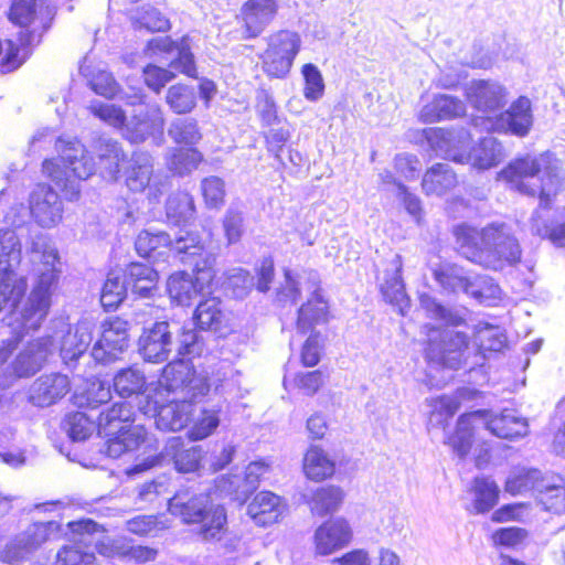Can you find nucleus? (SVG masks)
<instances>
[{"instance_id": "1", "label": "nucleus", "mask_w": 565, "mask_h": 565, "mask_svg": "<svg viewBox=\"0 0 565 565\" xmlns=\"http://www.w3.org/2000/svg\"><path fill=\"white\" fill-rule=\"evenodd\" d=\"M63 211V202L57 192L42 185L31 193L29 211L23 205H19L11 207L6 215L7 222L12 227L19 231L26 230L29 234L34 282L22 309L15 313L14 322L11 323V337L3 340L4 347L0 349L2 360L7 359L25 334L41 327L51 308L52 296L61 274V269L56 267L60 264L57 250L49 245L42 232L34 230L28 217L31 215L42 228H52L62 221Z\"/></svg>"}, {"instance_id": "2", "label": "nucleus", "mask_w": 565, "mask_h": 565, "mask_svg": "<svg viewBox=\"0 0 565 565\" xmlns=\"http://www.w3.org/2000/svg\"><path fill=\"white\" fill-rule=\"evenodd\" d=\"M132 416V407L128 403H115L98 415L82 411L68 413L62 420V429L72 441L86 440L97 430L99 437L106 438L103 451L108 457L118 458L141 445V427L128 428L125 425Z\"/></svg>"}, {"instance_id": "3", "label": "nucleus", "mask_w": 565, "mask_h": 565, "mask_svg": "<svg viewBox=\"0 0 565 565\" xmlns=\"http://www.w3.org/2000/svg\"><path fill=\"white\" fill-rule=\"evenodd\" d=\"M454 233L460 253L484 268L502 270L521 259L519 241L505 223H491L480 231L461 224Z\"/></svg>"}, {"instance_id": "4", "label": "nucleus", "mask_w": 565, "mask_h": 565, "mask_svg": "<svg viewBox=\"0 0 565 565\" xmlns=\"http://www.w3.org/2000/svg\"><path fill=\"white\" fill-rule=\"evenodd\" d=\"M518 192L540 198V206L547 207L562 188L564 177L557 160L550 152L518 158L499 173Z\"/></svg>"}, {"instance_id": "5", "label": "nucleus", "mask_w": 565, "mask_h": 565, "mask_svg": "<svg viewBox=\"0 0 565 565\" xmlns=\"http://www.w3.org/2000/svg\"><path fill=\"white\" fill-rule=\"evenodd\" d=\"M55 149L58 152V159H45L42 164L43 172L70 201L76 200L81 192L79 181L95 174V163L76 138H57Z\"/></svg>"}, {"instance_id": "6", "label": "nucleus", "mask_w": 565, "mask_h": 565, "mask_svg": "<svg viewBox=\"0 0 565 565\" xmlns=\"http://www.w3.org/2000/svg\"><path fill=\"white\" fill-rule=\"evenodd\" d=\"M472 418L484 420L486 428L499 438L513 440L529 434L527 419L513 409H504L501 414L494 416L487 409L463 414L458 418L456 431L447 438V444L459 458H465L471 448Z\"/></svg>"}, {"instance_id": "7", "label": "nucleus", "mask_w": 565, "mask_h": 565, "mask_svg": "<svg viewBox=\"0 0 565 565\" xmlns=\"http://www.w3.org/2000/svg\"><path fill=\"white\" fill-rule=\"evenodd\" d=\"M427 335L426 359L447 369L458 370L468 358V338L463 332L424 326Z\"/></svg>"}, {"instance_id": "8", "label": "nucleus", "mask_w": 565, "mask_h": 565, "mask_svg": "<svg viewBox=\"0 0 565 565\" xmlns=\"http://www.w3.org/2000/svg\"><path fill=\"white\" fill-rule=\"evenodd\" d=\"M472 124L480 130L509 132L523 138L529 135L533 126L531 100L525 96H520L504 113L477 117Z\"/></svg>"}, {"instance_id": "9", "label": "nucleus", "mask_w": 565, "mask_h": 565, "mask_svg": "<svg viewBox=\"0 0 565 565\" xmlns=\"http://www.w3.org/2000/svg\"><path fill=\"white\" fill-rule=\"evenodd\" d=\"M168 392H180L181 397L200 401L210 391L206 376L198 374L189 361L183 359L169 363L159 380Z\"/></svg>"}, {"instance_id": "10", "label": "nucleus", "mask_w": 565, "mask_h": 565, "mask_svg": "<svg viewBox=\"0 0 565 565\" xmlns=\"http://www.w3.org/2000/svg\"><path fill=\"white\" fill-rule=\"evenodd\" d=\"M60 531V524L55 521L38 522L31 524L14 541L7 544L2 552L3 561L18 564L29 557Z\"/></svg>"}, {"instance_id": "11", "label": "nucleus", "mask_w": 565, "mask_h": 565, "mask_svg": "<svg viewBox=\"0 0 565 565\" xmlns=\"http://www.w3.org/2000/svg\"><path fill=\"white\" fill-rule=\"evenodd\" d=\"M167 249L174 250L181 256V262L185 263L194 258L203 246L193 233L181 235L172 243L169 235L164 233L151 235L143 231V259L154 262L157 257L166 256Z\"/></svg>"}, {"instance_id": "12", "label": "nucleus", "mask_w": 565, "mask_h": 565, "mask_svg": "<svg viewBox=\"0 0 565 565\" xmlns=\"http://www.w3.org/2000/svg\"><path fill=\"white\" fill-rule=\"evenodd\" d=\"M100 337L94 343L90 355L103 364L118 359L128 348V322L118 317L105 320L100 326Z\"/></svg>"}, {"instance_id": "13", "label": "nucleus", "mask_w": 565, "mask_h": 565, "mask_svg": "<svg viewBox=\"0 0 565 565\" xmlns=\"http://www.w3.org/2000/svg\"><path fill=\"white\" fill-rule=\"evenodd\" d=\"M141 279V265L131 263L129 275L119 270H111L103 285L100 292V303L106 311L116 310L127 298L128 288L135 295H141L139 280Z\"/></svg>"}, {"instance_id": "14", "label": "nucleus", "mask_w": 565, "mask_h": 565, "mask_svg": "<svg viewBox=\"0 0 565 565\" xmlns=\"http://www.w3.org/2000/svg\"><path fill=\"white\" fill-rule=\"evenodd\" d=\"M465 92L470 105L488 116L497 115L507 104L505 88L494 81H471Z\"/></svg>"}, {"instance_id": "15", "label": "nucleus", "mask_w": 565, "mask_h": 565, "mask_svg": "<svg viewBox=\"0 0 565 565\" xmlns=\"http://www.w3.org/2000/svg\"><path fill=\"white\" fill-rule=\"evenodd\" d=\"M424 135L437 156L460 163L465 162L469 142V134L466 130L428 128L424 130Z\"/></svg>"}, {"instance_id": "16", "label": "nucleus", "mask_w": 565, "mask_h": 565, "mask_svg": "<svg viewBox=\"0 0 565 565\" xmlns=\"http://www.w3.org/2000/svg\"><path fill=\"white\" fill-rule=\"evenodd\" d=\"M270 471V463L264 459L250 462L245 470L244 480L237 476L222 477L216 488L234 500L245 501L247 495L253 492L259 482L266 478Z\"/></svg>"}, {"instance_id": "17", "label": "nucleus", "mask_w": 565, "mask_h": 565, "mask_svg": "<svg viewBox=\"0 0 565 565\" xmlns=\"http://www.w3.org/2000/svg\"><path fill=\"white\" fill-rule=\"evenodd\" d=\"M53 347L54 338L52 335H44L28 342L11 364L13 374L18 377L33 376L43 367Z\"/></svg>"}, {"instance_id": "18", "label": "nucleus", "mask_w": 565, "mask_h": 565, "mask_svg": "<svg viewBox=\"0 0 565 565\" xmlns=\"http://www.w3.org/2000/svg\"><path fill=\"white\" fill-rule=\"evenodd\" d=\"M71 390V381L62 373L43 374L29 388V401L38 407H49L62 399Z\"/></svg>"}, {"instance_id": "19", "label": "nucleus", "mask_w": 565, "mask_h": 565, "mask_svg": "<svg viewBox=\"0 0 565 565\" xmlns=\"http://www.w3.org/2000/svg\"><path fill=\"white\" fill-rule=\"evenodd\" d=\"M66 327L67 331L61 339L60 355L68 367H74L92 343L96 324L92 319L85 318L76 323L74 331Z\"/></svg>"}, {"instance_id": "20", "label": "nucleus", "mask_w": 565, "mask_h": 565, "mask_svg": "<svg viewBox=\"0 0 565 565\" xmlns=\"http://www.w3.org/2000/svg\"><path fill=\"white\" fill-rule=\"evenodd\" d=\"M278 8L277 0H247L241 8L245 38H257L275 19Z\"/></svg>"}, {"instance_id": "21", "label": "nucleus", "mask_w": 565, "mask_h": 565, "mask_svg": "<svg viewBox=\"0 0 565 565\" xmlns=\"http://www.w3.org/2000/svg\"><path fill=\"white\" fill-rule=\"evenodd\" d=\"M213 504L207 492L195 493L180 490L168 502V509L184 523L194 524Z\"/></svg>"}, {"instance_id": "22", "label": "nucleus", "mask_w": 565, "mask_h": 565, "mask_svg": "<svg viewBox=\"0 0 565 565\" xmlns=\"http://www.w3.org/2000/svg\"><path fill=\"white\" fill-rule=\"evenodd\" d=\"M198 329L223 333L230 330V312L217 297L202 299L193 313Z\"/></svg>"}, {"instance_id": "23", "label": "nucleus", "mask_w": 565, "mask_h": 565, "mask_svg": "<svg viewBox=\"0 0 565 565\" xmlns=\"http://www.w3.org/2000/svg\"><path fill=\"white\" fill-rule=\"evenodd\" d=\"M351 537V529L344 520L326 522L315 533L316 551L319 555H330L348 545Z\"/></svg>"}, {"instance_id": "24", "label": "nucleus", "mask_w": 565, "mask_h": 565, "mask_svg": "<svg viewBox=\"0 0 565 565\" xmlns=\"http://www.w3.org/2000/svg\"><path fill=\"white\" fill-rule=\"evenodd\" d=\"M192 399L181 397L154 408V423L160 430L179 431L190 422L193 413Z\"/></svg>"}, {"instance_id": "25", "label": "nucleus", "mask_w": 565, "mask_h": 565, "mask_svg": "<svg viewBox=\"0 0 565 565\" xmlns=\"http://www.w3.org/2000/svg\"><path fill=\"white\" fill-rule=\"evenodd\" d=\"M466 105L462 100L450 95H436L425 104L419 113L423 122L431 124L440 120H449L465 115Z\"/></svg>"}, {"instance_id": "26", "label": "nucleus", "mask_w": 565, "mask_h": 565, "mask_svg": "<svg viewBox=\"0 0 565 565\" xmlns=\"http://www.w3.org/2000/svg\"><path fill=\"white\" fill-rule=\"evenodd\" d=\"M147 51L152 53H175L177 56L171 61L170 67L181 72L190 77H195L196 68L193 54L188 47L175 45L169 36H157L148 41Z\"/></svg>"}, {"instance_id": "27", "label": "nucleus", "mask_w": 565, "mask_h": 565, "mask_svg": "<svg viewBox=\"0 0 565 565\" xmlns=\"http://www.w3.org/2000/svg\"><path fill=\"white\" fill-rule=\"evenodd\" d=\"M171 347V332L166 321L156 322L143 332V361L163 362L168 359Z\"/></svg>"}, {"instance_id": "28", "label": "nucleus", "mask_w": 565, "mask_h": 565, "mask_svg": "<svg viewBox=\"0 0 565 565\" xmlns=\"http://www.w3.org/2000/svg\"><path fill=\"white\" fill-rule=\"evenodd\" d=\"M284 510L281 498L270 491L259 492L247 507L248 515L263 526L276 523Z\"/></svg>"}, {"instance_id": "29", "label": "nucleus", "mask_w": 565, "mask_h": 565, "mask_svg": "<svg viewBox=\"0 0 565 565\" xmlns=\"http://www.w3.org/2000/svg\"><path fill=\"white\" fill-rule=\"evenodd\" d=\"M402 257L399 255H395L391 260L392 273L386 270L385 280L381 286V291L385 300L397 306L401 315L404 316V310L408 306V298L402 279Z\"/></svg>"}, {"instance_id": "30", "label": "nucleus", "mask_w": 565, "mask_h": 565, "mask_svg": "<svg viewBox=\"0 0 565 565\" xmlns=\"http://www.w3.org/2000/svg\"><path fill=\"white\" fill-rule=\"evenodd\" d=\"M504 158L502 145L492 136H487L471 149L466 151L465 162L473 168L487 170L499 164Z\"/></svg>"}, {"instance_id": "31", "label": "nucleus", "mask_w": 565, "mask_h": 565, "mask_svg": "<svg viewBox=\"0 0 565 565\" xmlns=\"http://www.w3.org/2000/svg\"><path fill=\"white\" fill-rule=\"evenodd\" d=\"M194 524H198L196 534L203 541H221L227 532L226 510L221 504H212Z\"/></svg>"}, {"instance_id": "32", "label": "nucleus", "mask_w": 565, "mask_h": 565, "mask_svg": "<svg viewBox=\"0 0 565 565\" xmlns=\"http://www.w3.org/2000/svg\"><path fill=\"white\" fill-rule=\"evenodd\" d=\"M457 183V175L450 164L436 163L425 172L422 188L427 195L440 196L454 189Z\"/></svg>"}, {"instance_id": "33", "label": "nucleus", "mask_w": 565, "mask_h": 565, "mask_svg": "<svg viewBox=\"0 0 565 565\" xmlns=\"http://www.w3.org/2000/svg\"><path fill=\"white\" fill-rule=\"evenodd\" d=\"M114 387L122 398H135V405L128 401L124 402L128 403L132 407L134 416L128 424H125L128 428H132L131 423L135 422L136 411L141 412V399L139 398V395L141 394L140 371L136 367L121 370L114 377Z\"/></svg>"}, {"instance_id": "34", "label": "nucleus", "mask_w": 565, "mask_h": 565, "mask_svg": "<svg viewBox=\"0 0 565 565\" xmlns=\"http://www.w3.org/2000/svg\"><path fill=\"white\" fill-rule=\"evenodd\" d=\"M204 287L198 282V278L180 271L171 275L167 281V290L172 301L180 306H189L196 298Z\"/></svg>"}, {"instance_id": "35", "label": "nucleus", "mask_w": 565, "mask_h": 565, "mask_svg": "<svg viewBox=\"0 0 565 565\" xmlns=\"http://www.w3.org/2000/svg\"><path fill=\"white\" fill-rule=\"evenodd\" d=\"M328 316V306L323 297L315 289L311 297L303 303L298 311L297 329L301 333H307L316 324L324 323Z\"/></svg>"}, {"instance_id": "36", "label": "nucleus", "mask_w": 565, "mask_h": 565, "mask_svg": "<svg viewBox=\"0 0 565 565\" xmlns=\"http://www.w3.org/2000/svg\"><path fill=\"white\" fill-rule=\"evenodd\" d=\"M22 232L15 227L0 230V271L17 274L14 269L21 262Z\"/></svg>"}, {"instance_id": "37", "label": "nucleus", "mask_w": 565, "mask_h": 565, "mask_svg": "<svg viewBox=\"0 0 565 565\" xmlns=\"http://www.w3.org/2000/svg\"><path fill=\"white\" fill-rule=\"evenodd\" d=\"M100 175L105 180H117L121 150L117 141L100 137L96 145Z\"/></svg>"}, {"instance_id": "38", "label": "nucleus", "mask_w": 565, "mask_h": 565, "mask_svg": "<svg viewBox=\"0 0 565 565\" xmlns=\"http://www.w3.org/2000/svg\"><path fill=\"white\" fill-rule=\"evenodd\" d=\"M26 287V279L23 276L0 271V311L4 308L17 309Z\"/></svg>"}, {"instance_id": "39", "label": "nucleus", "mask_w": 565, "mask_h": 565, "mask_svg": "<svg viewBox=\"0 0 565 565\" xmlns=\"http://www.w3.org/2000/svg\"><path fill=\"white\" fill-rule=\"evenodd\" d=\"M473 338L481 353L499 352L507 344V335L499 327L480 321L473 327Z\"/></svg>"}, {"instance_id": "40", "label": "nucleus", "mask_w": 565, "mask_h": 565, "mask_svg": "<svg viewBox=\"0 0 565 565\" xmlns=\"http://www.w3.org/2000/svg\"><path fill=\"white\" fill-rule=\"evenodd\" d=\"M544 479L537 469L516 468L505 481V490L512 494H523L527 491H535L542 488Z\"/></svg>"}, {"instance_id": "41", "label": "nucleus", "mask_w": 565, "mask_h": 565, "mask_svg": "<svg viewBox=\"0 0 565 565\" xmlns=\"http://www.w3.org/2000/svg\"><path fill=\"white\" fill-rule=\"evenodd\" d=\"M303 471L309 479L319 481L333 475L334 463L321 448L312 446L305 455Z\"/></svg>"}, {"instance_id": "42", "label": "nucleus", "mask_w": 565, "mask_h": 565, "mask_svg": "<svg viewBox=\"0 0 565 565\" xmlns=\"http://www.w3.org/2000/svg\"><path fill=\"white\" fill-rule=\"evenodd\" d=\"M167 217L174 224H185L193 218L195 206L193 198L185 191L172 193L167 201Z\"/></svg>"}, {"instance_id": "43", "label": "nucleus", "mask_w": 565, "mask_h": 565, "mask_svg": "<svg viewBox=\"0 0 565 565\" xmlns=\"http://www.w3.org/2000/svg\"><path fill=\"white\" fill-rule=\"evenodd\" d=\"M180 445V438L169 440L166 447L167 456L170 455V452L172 454L173 463L178 471L184 473L195 471L203 457L202 448L200 446H194L177 452L175 450Z\"/></svg>"}, {"instance_id": "44", "label": "nucleus", "mask_w": 565, "mask_h": 565, "mask_svg": "<svg viewBox=\"0 0 565 565\" xmlns=\"http://www.w3.org/2000/svg\"><path fill=\"white\" fill-rule=\"evenodd\" d=\"M420 308L426 315L446 326H460L465 322V315L460 310H452L441 306L429 295L423 294L419 297Z\"/></svg>"}, {"instance_id": "45", "label": "nucleus", "mask_w": 565, "mask_h": 565, "mask_svg": "<svg viewBox=\"0 0 565 565\" xmlns=\"http://www.w3.org/2000/svg\"><path fill=\"white\" fill-rule=\"evenodd\" d=\"M472 492L476 513L490 511L499 499V488L495 482L489 478H476Z\"/></svg>"}, {"instance_id": "46", "label": "nucleus", "mask_w": 565, "mask_h": 565, "mask_svg": "<svg viewBox=\"0 0 565 565\" xmlns=\"http://www.w3.org/2000/svg\"><path fill=\"white\" fill-rule=\"evenodd\" d=\"M501 288L489 276H476L470 280L467 295L484 306H494L501 299Z\"/></svg>"}, {"instance_id": "47", "label": "nucleus", "mask_w": 565, "mask_h": 565, "mask_svg": "<svg viewBox=\"0 0 565 565\" xmlns=\"http://www.w3.org/2000/svg\"><path fill=\"white\" fill-rule=\"evenodd\" d=\"M43 0H11L8 19L22 29L30 26L41 12Z\"/></svg>"}, {"instance_id": "48", "label": "nucleus", "mask_w": 565, "mask_h": 565, "mask_svg": "<svg viewBox=\"0 0 565 565\" xmlns=\"http://www.w3.org/2000/svg\"><path fill=\"white\" fill-rule=\"evenodd\" d=\"M536 499L544 510L555 514L565 513V481L550 483L544 480Z\"/></svg>"}, {"instance_id": "49", "label": "nucleus", "mask_w": 565, "mask_h": 565, "mask_svg": "<svg viewBox=\"0 0 565 565\" xmlns=\"http://www.w3.org/2000/svg\"><path fill=\"white\" fill-rule=\"evenodd\" d=\"M279 44H289L287 41L282 42L275 41L271 47L267 45L266 51L262 55L263 58V68L265 73H267L269 76L281 78L286 76L294 63L295 58H291L287 55H282L279 52L276 51V46Z\"/></svg>"}, {"instance_id": "50", "label": "nucleus", "mask_w": 565, "mask_h": 565, "mask_svg": "<svg viewBox=\"0 0 565 565\" xmlns=\"http://www.w3.org/2000/svg\"><path fill=\"white\" fill-rule=\"evenodd\" d=\"M168 135L174 142L188 146L198 143L202 138L196 120L189 117L173 120Z\"/></svg>"}, {"instance_id": "51", "label": "nucleus", "mask_w": 565, "mask_h": 565, "mask_svg": "<svg viewBox=\"0 0 565 565\" xmlns=\"http://www.w3.org/2000/svg\"><path fill=\"white\" fill-rule=\"evenodd\" d=\"M343 500V493L338 487L318 488L311 499V510L318 515H324L335 510Z\"/></svg>"}, {"instance_id": "52", "label": "nucleus", "mask_w": 565, "mask_h": 565, "mask_svg": "<svg viewBox=\"0 0 565 565\" xmlns=\"http://www.w3.org/2000/svg\"><path fill=\"white\" fill-rule=\"evenodd\" d=\"M203 160L202 153L194 149H175L168 160V167L179 175L191 173Z\"/></svg>"}, {"instance_id": "53", "label": "nucleus", "mask_w": 565, "mask_h": 565, "mask_svg": "<svg viewBox=\"0 0 565 565\" xmlns=\"http://www.w3.org/2000/svg\"><path fill=\"white\" fill-rule=\"evenodd\" d=\"M220 409L202 408L198 418L188 431L191 440H202L211 436L220 425Z\"/></svg>"}, {"instance_id": "54", "label": "nucleus", "mask_w": 565, "mask_h": 565, "mask_svg": "<svg viewBox=\"0 0 565 565\" xmlns=\"http://www.w3.org/2000/svg\"><path fill=\"white\" fill-rule=\"evenodd\" d=\"M435 278L445 289L465 294L468 292L471 280L462 274L460 268L451 265L441 266L435 270Z\"/></svg>"}, {"instance_id": "55", "label": "nucleus", "mask_w": 565, "mask_h": 565, "mask_svg": "<svg viewBox=\"0 0 565 565\" xmlns=\"http://www.w3.org/2000/svg\"><path fill=\"white\" fill-rule=\"evenodd\" d=\"M166 99L170 108L177 114L190 113L196 104L194 89L185 85L171 86Z\"/></svg>"}, {"instance_id": "56", "label": "nucleus", "mask_w": 565, "mask_h": 565, "mask_svg": "<svg viewBox=\"0 0 565 565\" xmlns=\"http://www.w3.org/2000/svg\"><path fill=\"white\" fill-rule=\"evenodd\" d=\"M301 73L305 78V98L310 102L319 100L324 92L321 72L315 64L308 63L302 66Z\"/></svg>"}, {"instance_id": "57", "label": "nucleus", "mask_w": 565, "mask_h": 565, "mask_svg": "<svg viewBox=\"0 0 565 565\" xmlns=\"http://www.w3.org/2000/svg\"><path fill=\"white\" fill-rule=\"evenodd\" d=\"M201 191L204 202L210 209H220L224 204L225 183L216 177L211 175L201 181Z\"/></svg>"}, {"instance_id": "58", "label": "nucleus", "mask_w": 565, "mask_h": 565, "mask_svg": "<svg viewBox=\"0 0 565 565\" xmlns=\"http://www.w3.org/2000/svg\"><path fill=\"white\" fill-rule=\"evenodd\" d=\"M215 262V256L204 250L203 248L194 258H191L190 262H185V264L193 266L198 282L201 285V287H204L205 285H209L214 278Z\"/></svg>"}, {"instance_id": "59", "label": "nucleus", "mask_w": 565, "mask_h": 565, "mask_svg": "<svg viewBox=\"0 0 565 565\" xmlns=\"http://www.w3.org/2000/svg\"><path fill=\"white\" fill-rule=\"evenodd\" d=\"M90 88L97 94L107 99H111L118 92V84L111 73L105 70H98L90 74L88 78Z\"/></svg>"}, {"instance_id": "60", "label": "nucleus", "mask_w": 565, "mask_h": 565, "mask_svg": "<svg viewBox=\"0 0 565 565\" xmlns=\"http://www.w3.org/2000/svg\"><path fill=\"white\" fill-rule=\"evenodd\" d=\"M254 286V278L249 273L242 268H234L230 271L225 288L231 290L235 298L245 297Z\"/></svg>"}, {"instance_id": "61", "label": "nucleus", "mask_w": 565, "mask_h": 565, "mask_svg": "<svg viewBox=\"0 0 565 565\" xmlns=\"http://www.w3.org/2000/svg\"><path fill=\"white\" fill-rule=\"evenodd\" d=\"M61 565H97L94 552L82 550L79 546H64L57 552Z\"/></svg>"}, {"instance_id": "62", "label": "nucleus", "mask_w": 565, "mask_h": 565, "mask_svg": "<svg viewBox=\"0 0 565 565\" xmlns=\"http://www.w3.org/2000/svg\"><path fill=\"white\" fill-rule=\"evenodd\" d=\"M287 41L290 44H279L276 46V51L282 55H287L291 58H295L300 50L301 40L298 33L289 31V30H280L267 39V45L271 47L275 41Z\"/></svg>"}, {"instance_id": "63", "label": "nucleus", "mask_w": 565, "mask_h": 565, "mask_svg": "<svg viewBox=\"0 0 565 565\" xmlns=\"http://www.w3.org/2000/svg\"><path fill=\"white\" fill-rule=\"evenodd\" d=\"M540 218L536 211L532 216V232L542 238H548L556 246H565V224L550 226L540 224Z\"/></svg>"}, {"instance_id": "64", "label": "nucleus", "mask_w": 565, "mask_h": 565, "mask_svg": "<svg viewBox=\"0 0 565 565\" xmlns=\"http://www.w3.org/2000/svg\"><path fill=\"white\" fill-rule=\"evenodd\" d=\"M530 518V505L526 503L505 504L493 512L495 522L519 521L525 522Z\"/></svg>"}]
</instances>
